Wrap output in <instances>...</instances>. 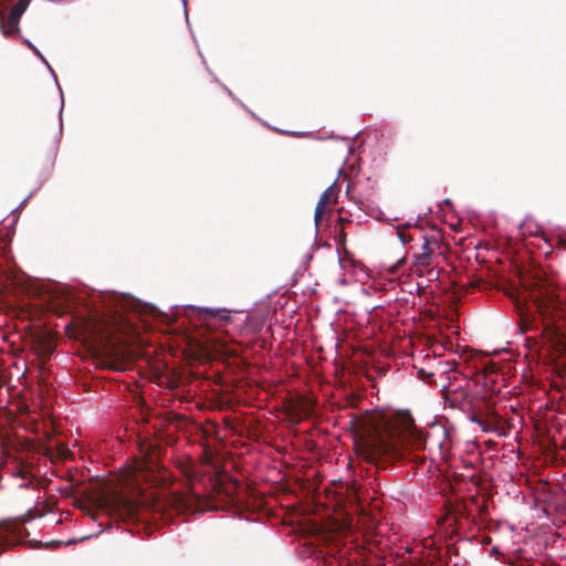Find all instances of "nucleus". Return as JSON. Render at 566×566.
I'll return each instance as SVG.
<instances>
[{
  "instance_id": "nucleus-1",
  "label": "nucleus",
  "mask_w": 566,
  "mask_h": 566,
  "mask_svg": "<svg viewBox=\"0 0 566 566\" xmlns=\"http://www.w3.org/2000/svg\"><path fill=\"white\" fill-rule=\"evenodd\" d=\"M399 427V436H410L415 448H426L431 452H438L441 458L451 449V440L444 426L433 423L424 437L415 429L413 419L409 412H402L395 417V423L381 413L367 416L360 424V433L357 447L363 457L371 461L379 454L390 452L399 443L400 437L396 438V429ZM407 439V437H403Z\"/></svg>"
},
{
  "instance_id": "nucleus-2",
  "label": "nucleus",
  "mask_w": 566,
  "mask_h": 566,
  "mask_svg": "<svg viewBox=\"0 0 566 566\" xmlns=\"http://www.w3.org/2000/svg\"><path fill=\"white\" fill-rule=\"evenodd\" d=\"M337 201V193H336V181H334L329 187H327L323 193L321 195L318 202L315 208L314 213V220L315 223L318 224L319 220L322 219L323 214L326 211V208L329 205H333Z\"/></svg>"
},
{
  "instance_id": "nucleus-3",
  "label": "nucleus",
  "mask_w": 566,
  "mask_h": 566,
  "mask_svg": "<svg viewBox=\"0 0 566 566\" xmlns=\"http://www.w3.org/2000/svg\"><path fill=\"white\" fill-rule=\"evenodd\" d=\"M30 4V0H19L11 9L9 13V24L13 27V29H18L20 18L25 12Z\"/></svg>"
},
{
  "instance_id": "nucleus-4",
  "label": "nucleus",
  "mask_w": 566,
  "mask_h": 566,
  "mask_svg": "<svg viewBox=\"0 0 566 566\" xmlns=\"http://www.w3.org/2000/svg\"><path fill=\"white\" fill-rule=\"evenodd\" d=\"M422 252L417 255V261L419 264L427 266L430 264L432 252L430 249L429 241L426 239L421 245Z\"/></svg>"
},
{
  "instance_id": "nucleus-5",
  "label": "nucleus",
  "mask_w": 566,
  "mask_h": 566,
  "mask_svg": "<svg viewBox=\"0 0 566 566\" xmlns=\"http://www.w3.org/2000/svg\"><path fill=\"white\" fill-rule=\"evenodd\" d=\"M13 474L22 480V482L19 484V488H28L32 483V480L29 476L30 473L25 469H18Z\"/></svg>"
},
{
  "instance_id": "nucleus-6",
  "label": "nucleus",
  "mask_w": 566,
  "mask_h": 566,
  "mask_svg": "<svg viewBox=\"0 0 566 566\" xmlns=\"http://www.w3.org/2000/svg\"><path fill=\"white\" fill-rule=\"evenodd\" d=\"M201 312L208 314L211 317L220 316L222 319H229L230 315L227 310L220 308H200Z\"/></svg>"
},
{
  "instance_id": "nucleus-7",
  "label": "nucleus",
  "mask_w": 566,
  "mask_h": 566,
  "mask_svg": "<svg viewBox=\"0 0 566 566\" xmlns=\"http://www.w3.org/2000/svg\"><path fill=\"white\" fill-rule=\"evenodd\" d=\"M33 52L36 54V56H39L41 59V61L45 64H48V61L45 60V57L42 55V53L35 48V50H33Z\"/></svg>"
},
{
  "instance_id": "nucleus-8",
  "label": "nucleus",
  "mask_w": 566,
  "mask_h": 566,
  "mask_svg": "<svg viewBox=\"0 0 566 566\" xmlns=\"http://www.w3.org/2000/svg\"><path fill=\"white\" fill-rule=\"evenodd\" d=\"M33 52L36 54V56H39L41 59V61L45 64H48V61L45 60V57L42 55V53L35 48V50H33Z\"/></svg>"
},
{
  "instance_id": "nucleus-9",
  "label": "nucleus",
  "mask_w": 566,
  "mask_h": 566,
  "mask_svg": "<svg viewBox=\"0 0 566 566\" xmlns=\"http://www.w3.org/2000/svg\"><path fill=\"white\" fill-rule=\"evenodd\" d=\"M397 235L399 237V240L401 241V243L406 244L407 239H406L405 234L401 233L400 231H397Z\"/></svg>"
},
{
  "instance_id": "nucleus-10",
  "label": "nucleus",
  "mask_w": 566,
  "mask_h": 566,
  "mask_svg": "<svg viewBox=\"0 0 566 566\" xmlns=\"http://www.w3.org/2000/svg\"><path fill=\"white\" fill-rule=\"evenodd\" d=\"M23 42L33 51L35 50L36 46L33 45V43L31 41H29L28 39H24Z\"/></svg>"
},
{
  "instance_id": "nucleus-11",
  "label": "nucleus",
  "mask_w": 566,
  "mask_h": 566,
  "mask_svg": "<svg viewBox=\"0 0 566 566\" xmlns=\"http://www.w3.org/2000/svg\"><path fill=\"white\" fill-rule=\"evenodd\" d=\"M181 1H182L184 9H186V7H187V1H186V0H181ZM185 13L187 14V10H185Z\"/></svg>"
},
{
  "instance_id": "nucleus-12",
  "label": "nucleus",
  "mask_w": 566,
  "mask_h": 566,
  "mask_svg": "<svg viewBox=\"0 0 566 566\" xmlns=\"http://www.w3.org/2000/svg\"><path fill=\"white\" fill-rule=\"evenodd\" d=\"M74 543H76V541H67L66 545H71V544H74Z\"/></svg>"
}]
</instances>
